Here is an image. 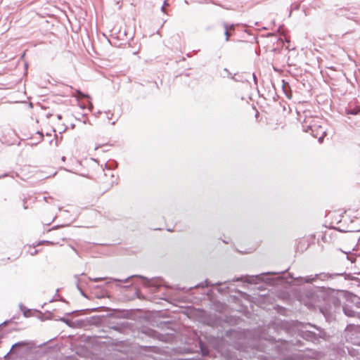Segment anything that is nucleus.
Wrapping results in <instances>:
<instances>
[{"instance_id":"nucleus-6","label":"nucleus","mask_w":360,"mask_h":360,"mask_svg":"<svg viewBox=\"0 0 360 360\" xmlns=\"http://www.w3.org/2000/svg\"><path fill=\"white\" fill-rule=\"evenodd\" d=\"M54 243L53 242H50V241H48V240H44V241H42L41 243H39L38 245H44V244H46V245H49V244H53Z\"/></svg>"},{"instance_id":"nucleus-13","label":"nucleus","mask_w":360,"mask_h":360,"mask_svg":"<svg viewBox=\"0 0 360 360\" xmlns=\"http://www.w3.org/2000/svg\"><path fill=\"white\" fill-rule=\"evenodd\" d=\"M37 135H40V136L44 135V134H43V133H42V132H40V131H37Z\"/></svg>"},{"instance_id":"nucleus-11","label":"nucleus","mask_w":360,"mask_h":360,"mask_svg":"<svg viewBox=\"0 0 360 360\" xmlns=\"http://www.w3.org/2000/svg\"><path fill=\"white\" fill-rule=\"evenodd\" d=\"M319 143H322L323 141V136H320L319 139Z\"/></svg>"},{"instance_id":"nucleus-15","label":"nucleus","mask_w":360,"mask_h":360,"mask_svg":"<svg viewBox=\"0 0 360 360\" xmlns=\"http://www.w3.org/2000/svg\"><path fill=\"white\" fill-rule=\"evenodd\" d=\"M58 118L59 120H60V119H61V115H58Z\"/></svg>"},{"instance_id":"nucleus-3","label":"nucleus","mask_w":360,"mask_h":360,"mask_svg":"<svg viewBox=\"0 0 360 360\" xmlns=\"http://www.w3.org/2000/svg\"><path fill=\"white\" fill-rule=\"evenodd\" d=\"M220 77H223V78H226V77H228V78H231V73L228 70V69L226 68H224L222 70V71L220 72Z\"/></svg>"},{"instance_id":"nucleus-4","label":"nucleus","mask_w":360,"mask_h":360,"mask_svg":"<svg viewBox=\"0 0 360 360\" xmlns=\"http://www.w3.org/2000/svg\"><path fill=\"white\" fill-rule=\"evenodd\" d=\"M224 27V35L226 37V41H228L229 40V37H230V34L229 32H228V26H229V24L228 23H226L224 22V25H223Z\"/></svg>"},{"instance_id":"nucleus-2","label":"nucleus","mask_w":360,"mask_h":360,"mask_svg":"<svg viewBox=\"0 0 360 360\" xmlns=\"http://www.w3.org/2000/svg\"><path fill=\"white\" fill-rule=\"evenodd\" d=\"M27 345H28V343L26 342H20L15 343L12 346L11 352L14 351V349H15L16 348L26 347Z\"/></svg>"},{"instance_id":"nucleus-16","label":"nucleus","mask_w":360,"mask_h":360,"mask_svg":"<svg viewBox=\"0 0 360 360\" xmlns=\"http://www.w3.org/2000/svg\"><path fill=\"white\" fill-rule=\"evenodd\" d=\"M100 281V279H99V278H95V279H94V281Z\"/></svg>"},{"instance_id":"nucleus-14","label":"nucleus","mask_w":360,"mask_h":360,"mask_svg":"<svg viewBox=\"0 0 360 360\" xmlns=\"http://www.w3.org/2000/svg\"><path fill=\"white\" fill-rule=\"evenodd\" d=\"M252 77H253L255 82H256V77H255V74H252Z\"/></svg>"},{"instance_id":"nucleus-9","label":"nucleus","mask_w":360,"mask_h":360,"mask_svg":"<svg viewBox=\"0 0 360 360\" xmlns=\"http://www.w3.org/2000/svg\"><path fill=\"white\" fill-rule=\"evenodd\" d=\"M168 6V4L165 1L164 5L162 6V11L165 12V6Z\"/></svg>"},{"instance_id":"nucleus-1","label":"nucleus","mask_w":360,"mask_h":360,"mask_svg":"<svg viewBox=\"0 0 360 360\" xmlns=\"http://www.w3.org/2000/svg\"><path fill=\"white\" fill-rule=\"evenodd\" d=\"M231 79L237 82H245L247 81V79H244L243 76L236 74L231 75Z\"/></svg>"},{"instance_id":"nucleus-7","label":"nucleus","mask_w":360,"mask_h":360,"mask_svg":"<svg viewBox=\"0 0 360 360\" xmlns=\"http://www.w3.org/2000/svg\"><path fill=\"white\" fill-rule=\"evenodd\" d=\"M93 108V104L91 102H89V110L91 111Z\"/></svg>"},{"instance_id":"nucleus-12","label":"nucleus","mask_w":360,"mask_h":360,"mask_svg":"<svg viewBox=\"0 0 360 360\" xmlns=\"http://www.w3.org/2000/svg\"><path fill=\"white\" fill-rule=\"evenodd\" d=\"M345 314L348 316H353V314L351 312L347 313V311H345Z\"/></svg>"},{"instance_id":"nucleus-17","label":"nucleus","mask_w":360,"mask_h":360,"mask_svg":"<svg viewBox=\"0 0 360 360\" xmlns=\"http://www.w3.org/2000/svg\"><path fill=\"white\" fill-rule=\"evenodd\" d=\"M322 135H326V131H323Z\"/></svg>"},{"instance_id":"nucleus-8","label":"nucleus","mask_w":360,"mask_h":360,"mask_svg":"<svg viewBox=\"0 0 360 360\" xmlns=\"http://www.w3.org/2000/svg\"><path fill=\"white\" fill-rule=\"evenodd\" d=\"M234 29V25H229L228 26V31L229 30H233Z\"/></svg>"},{"instance_id":"nucleus-10","label":"nucleus","mask_w":360,"mask_h":360,"mask_svg":"<svg viewBox=\"0 0 360 360\" xmlns=\"http://www.w3.org/2000/svg\"><path fill=\"white\" fill-rule=\"evenodd\" d=\"M349 114H352V115H356V112H354V110H350L348 112Z\"/></svg>"},{"instance_id":"nucleus-5","label":"nucleus","mask_w":360,"mask_h":360,"mask_svg":"<svg viewBox=\"0 0 360 360\" xmlns=\"http://www.w3.org/2000/svg\"><path fill=\"white\" fill-rule=\"evenodd\" d=\"M76 94L77 95L75 96L76 97L90 98V96L88 94H85L82 93L80 90H77Z\"/></svg>"}]
</instances>
